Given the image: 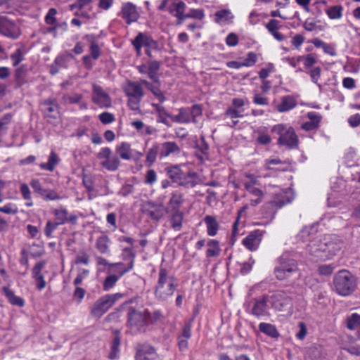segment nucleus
<instances>
[{"mask_svg":"<svg viewBox=\"0 0 360 360\" xmlns=\"http://www.w3.org/2000/svg\"><path fill=\"white\" fill-rule=\"evenodd\" d=\"M176 279L173 276H168L165 268H160L158 281L155 288V296L159 301H165L172 297L177 287Z\"/></svg>","mask_w":360,"mask_h":360,"instance_id":"1","label":"nucleus"},{"mask_svg":"<svg viewBox=\"0 0 360 360\" xmlns=\"http://www.w3.org/2000/svg\"><path fill=\"white\" fill-rule=\"evenodd\" d=\"M334 289L342 296L351 294L355 289L356 283L354 276L348 271H340L333 278Z\"/></svg>","mask_w":360,"mask_h":360,"instance_id":"2","label":"nucleus"},{"mask_svg":"<svg viewBox=\"0 0 360 360\" xmlns=\"http://www.w3.org/2000/svg\"><path fill=\"white\" fill-rule=\"evenodd\" d=\"M278 265L274 269V274L278 280L288 278L291 274L298 271V264L289 254L284 253L278 259Z\"/></svg>","mask_w":360,"mask_h":360,"instance_id":"3","label":"nucleus"},{"mask_svg":"<svg viewBox=\"0 0 360 360\" xmlns=\"http://www.w3.org/2000/svg\"><path fill=\"white\" fill-rule=\"evenodd\" d=\"M273 133L279 135L278 143L279 145L285 146L289 148H295L298 146L299 139L294 130L291 127L286 129L283 124H276L271 129Z\"/></svg>","mask_w":360,"mask_h":360,"instance_id":"4","label":"nucleus"},{"mask_svg":"<svg viewBox=\"0 0 360 360\" xmlns=\"http://www.w3.org/2000/svg\"><path fill=\"white\" fill-rule=\"evenodd\" d=\"M122 297V294H108L101 297L94 304L91 314L96 318H101L117 300Z\"/></svg>","mask_w":360,"mask_h":360,"instance_id":"5","label":"nucleus"},{"mask_svg":"<svg viewBox=\"0 0 360 360\" xmlns=\"http://www.w3.org/2000/svg\"><path fill=\"white\" fill-rule=\"evenodd\" d=\"M41 111L45 119L49 123L58 120L60 116V107L56 99L49 98L45 100L40 105Z\"/></svg>","mask_w":360,"mask_h":360,"instance_id":"6","label":"nucleus"},{"mask_svg":"<svg viewBox=\"0 0 360 360\" xmlns=\"http://www.w3.org/2000/svg\"><path fill=\"white\" fill-rule=\"evenodd\" d=\"M328 239H330V236H326L319 240L311 241L307 245L309 254L316 259L328 258Z\"/></svg>","mask_w":360,"mask_h":360,"instance_id":"7","label":"nucleus"},{"mask_svg":"<svg viewBox=\"0 0 360 360\" xmlns=\"http://www.w3.org/2000/svg\"><path fill=\"white\" fill-rule=\"evenodd\" d=\"M186 9V4L181 1V3H179V5L176 7V10L177 11L176 25H181L183 22L188 18L202 20L205 17L204 11L202 9L191 8L186 13H185Z\"/></svg>","mask_w":360,"mask_h":360,"instance_id":"8","label":"nucleus"},{"mask_svg":"<svg viewBox=\"0 0 360 360\" xmlns=\"http://www.w3.org/2000/svg\"><path fill=\"white\" fill-rule=\"evenodd\" d=\"M137 56H141V49L143 46H148L153 49H159L158 43L151 37L143 32H139L136 37L131 40Z\"/></svg>","mask_w":360,"mask_h":360,"instance_id":"9","label":"nucleus"},{"mask_svg":"<svg viewBox=\"0 0 360 360\" xmlns=\"http://www.w3.org/2000/svg\"><path fill=\"white\" fill-rule=\"evenodd\" d=\"M0 32L12 39H17L20 35L19 27L4 15H0Z\"/></svg>","mask_w":360,"mask_h":360,"instance_id":"10","label":"nucleus"},{"mask_svg":"<svg viewBox=\"0 0 360 360\" xmlns=\"http://www.w3.org/2000/svg\"><path fill=\"white\" fill-rule=\"evenodd\" d=\"M265 233V231L254 230L243 240L242 243L248 250L255 251L258 249Z\"/></svg>","mask_w":360,"mask_h":360,"instance_id":"11","label":"nucleus"},{"mask_svg":"<svg viewBox=\"0 0 360 360\" xmlns=\"http://www.w3.org/2000/svg\"><path fill=\"white\" fill-rule=\"evenodd\" d=\"M118 15L127 25L136 22L140 16L136 6L131 2L124 3Z\"/></svg>","mask_w":360,"mask_h":360,"instance_id":"12","label":"nucleus"},{"mask_svg":"<svg viewBox=\"0 0 360 360\" xmlns=\"http://www.w3.org/2000/svg\"><path fill=\"white\" fill-rule=\"evenodd\" d=\"M92 101L101 108H110L111 106V98L105 92L103 88L98 84H93Z\"/></svg>","mask_w":360,"mask_h":360,"instance_id":"13","label":"nucleus"},{"mask_svg":"<svg viewBox=\"0 0 360 360\" xmlns=\"http://www.w3.org/2000/svg\"><path fill=\"white\" fill-rule=\"evenodd\" d=\"M143 212L152 220L158 221L164 216L165 207L162 203L147 201L143 205Z\"/></svg>","mask_w":360,"mask_h":360,"instance_id":"14","label":"nucleus"},{"mask_svg":"<svg viewBox=\"0 0 360 360\" xmlns=\"http://www.w3.org/2000/svg\"><path fill=\"white\" fill-rule=\"evenodd\" d=\"M146 309L139 311L134 307H130L128 312V323L133 327H143L147 324Z\"/></svg>","mask_w":360,"mask_h":360,"instance_id":"15","label":"nucleus"},{"mask_svg":"<svg viewBox=\"0 0 360 360\" xmlns=\"http://www.w3.org/2000/svg\"><path fill=\"white\" fill-rule=\"evenodd\" d=\"M272 300V307L277 311H285L292 307L291 298L282 292L274 294Z\"/></svg>","mask_w":360,"mask_h":360,"instance_id":"16","label":"nucleus"},{"mask_svg":"<svg viewBox=\"0 0 360 360\" xmlns=\"http://www.w3.org/2000/svg\"><path fill=\"white\" fill-rule=\"evenodd\" d=\"M268 301L269 296L266 295H264L261 297L255 298L252 308V314L257 317L269 315V314L267 311Z\"/></svg>","mask_w":360,"mask_h":360,"instance_id":"17","label":"nucleus"},{"mask_svg":"<svg viewBox=\"0 0 360 360\" xmlns=\"http://www.w3.org/2000/svg\"><path fill=\"white\" fill-rule=\"evenodd\" d=\"M158 354L155 348L149 345H140L137 347L136 360H155Z\"/></svg>","mask_w":360,"mask_h":360,"instance_id":"18","label":"nucleus"},{"mask_svg":"<svg viewBox=\"0 0 360 360\" xmlns=\"http://www.w3.org/2000/svg\"><path fill=\"white\" fill-rule=\"evenodd\" d=\"M160 158H167L170 155H177L181 153V148L176 142L167 141L159 145Z\"/></svg>","mask_w":360,"mask_h":360,"instance_id":"19","label":"nucleus"},{"mask_svg":"<svg viewBox=\"0 0 360 360\" xmlns=\"http://www.w3.org/2000/svg\"><path fill=\"white\" fill-rule=\"evenodd\" d=\"M165 171L172 181L178 184L184 177L185 172H183L179 165L168 166L165 167Z\"/></svg>","mask_w":360,"mask_h":360,"instance_id":"20","label":"nucleus"},{"mask_svg":"<svg viewBox=\"0 0 360 360\" xmlns=\"http://www.w3.org/2000/svg\"><path fill=\"white\" fill-rule=\"evenodd\" d=\"M125 92L128 97L142 98L144 95L141 84L136 82H129Z\"/></svg>","mask_w":360,"mask_h":360,"instance_id":"21","label":"nucleus"},{"mask_svg":"<svg viewBox=\"0 0 360 360\" xmlns=\"http://www.w3.org/2000/svg\"><path fill=\"white\" fill-rule=\"evenodd\" d=\"M199 176L195 172H185L184 177L180 181L178 185L186 188H193L198 184Z\"/></svg>","mask_w":360,"mask_h":360,"instance_id":"22","label":"nucleus"},{"mask_svg":"<svg viewBox=\"0 0 360 360\" xmlns=\"http://www.w3.org/2000/svg\"><path fill=\"white\" fill-rule=\"evenodd\" d=\"M148 77L154 82V83H160V79L158 77V72L160 69V63L156 60H148Z\"/></svg>","mask_w":360,"mask_h":360,"instance_id":"23","label":"nucleus"},{"mask_svg":"<svg viewBox=\"0 0 360 360\" xmlns=\"http://www.w3.org/2000/svg\"><path fill=\"white\" fill-rule=\"evenodd\" d=\"M27 69L22 65L18 68L14 74V79L16 87H20L27 82Z\"/></svg>","mask_w":360,"mask_h":360,"instance_id":"24","label":"nucleus"},{"mask_svg":"<svg viewBox=\"0 0 360 360\" xmlns=\"http://www.w3.org/2000/svg\"><path fill=\"white\" fill-rule=\"evenodd\" d=\"M133 150L131 148V145L127 142H122L116 148V153L119 154L120 157L123 160H130L134 158Z\"/></svg>","mask_w":360,"mask_h":360,"instance_id":"25","label":"nucleus"},{"mask_svg":"<svg viewBox=\"0 0 360 360\" xmlns=\"http://www.w3.org/2000/svg\"><path fill=\"white\" fill-rule=\"evenodd\" d=\"M153 106L155 108V110L158 113V122L163 123L167 127H170L171 124L167 120V118L169 117L171 119L172 115L168 113L165 108L160 104L153 103Z\"/></svg>","mask_w":360,"mask_h":360,"instance_id":"26","label":"nucleus"},{"mask_svg":"<svg viewBox=\"0 0 360 360\" xmlns=\"http://www.w3.org/2000/svg\"><path fill=\"white\" fill-rule=\"evenodd\" d=\"M181 3L179 0H163L159 5L158 9L160 11L167 10L170 14L176 18L177 11L176 10V6Z\"/></svg>","mask_w":360,"mask_h":360,"instance_id":"27","label":"nucleus"},{"mask_svg":"<svg viewBox=\"0 0 360 360\" xmlns=\"http://www.w3.org/2000/svg\"><path fill=\"white\" fill-rule=\"evenodd\" d=\"M170 219L171 225L173 229L179 231L182 228L184 213L180 210H173Z\"/></svg>","mask_w":360,"mask_h":360,"instance_id":"28","label":"nucleus"},{"mask_svg":"<svg viewBox=\"0 0 360 360\" xmlns=\"http://www.w3.org/2000/svg\"><path fill=\"white\" fill-rule=\"evenodd\" d=\"M296 105V101L292 96H284L281 103L277 105V110L281 112H286L295 108Z\"/></svg>","mask_w":360,"mask_h":360,"instance_id":"29","label":"nucleus"},{"mask_svg":"<svg viewBox=\"0 0 360 360\" xmlns=\"http://www.w3.org/2000/svg\"><path fill=\"white\" fill-rule=\"evenodd\" d=\"M3 291L5 293L6 297L8 300L9 302L13 305H15L20 307H22L25 304L24 300L18 296H16L13 291H12L9 288L5 286L3 288Z\"/></svg>","mask_w":360,"mask_h":360,"instance_id":"30","label":"nucleus"},{"mask_svg":"<svg viewBox=\"0 0 360 360\" xmlns=\"http://www.w3.org/2000/svg\"><path fill=\"white\" fill-rule=\"evenodd\" d=\"M113 334L114 338L111 343V351L108 356L110 359H115L117 357L121 342L120 331L119 330H114Z\"/></svg>","mask_w":360,"mask_h":360,"instance_id":"31","label":"nucleus"},{"mask_svg":"<svg viewBox=\"0 0 360 360\" xmlns=\"http://www.w3.org/2000/svg\"><path fill=\"white\" fill-rule=\"evenodd\" d=\"M259 329L262 333L272 338L277 339L280 335L276 326L271 323H261L259 325Z\"/></svg>","mask_w":360,"mask_h":360,"instance_id":"32","label":"nucleus"},{"mask_svg":"<svg viewBox=\"0 0 360 360\" xmlns=\"http://www.w3.org/2000/svg\"><path fill=\"white\" fill-rule=\"evenodd\" d=\"M204 221L207 225V232L210 236H214L217 234L219 225L216 219L212 216H206Z\"/></svg>","mask_w":360,"mask_h":360,"instance_id":"33","label":"nucleus"},{"mask_svg":"<svg viewBox=\"0 0 360 360\" xmlns=\"http://www.w3.org/2000/svg\"><path fill=\"white\" fill-rule=\"evenodd\" d=\"M342 246V243L339 239L330 236V239H328V258L335 255L337 252L340 250Z\"/></svg>","mask_w":360,"mask_h":360,"instance_id":"34","label":"nucleus"},{"mask_svg":"<svg viewBox=\"0 0 360 360\" xmlns=\"http://www.w3.org/2000/svg\"><path fill=\"white\" fill-rule=\"evenodd\" d=\"M110 238L106 235L98 237L96 241V248L101 254H106L109 251Z\"/></svg>","mask_w":360,"mask_h":360,"instance_id":"35","label":"nucleus"},{"mask_svg":"<svg viewBox=\"0 0 360 360\" xmlns=\"http://www.w3.org/2000/svg\"><path fill=\"white\" fill-rule=\"evenodd\" d=\"M85 37L91 42L89 47L90 56L94 60H97L101 56V49L95 41V37L93 34H87Z\"/></svg>","mask_w":360,"mask_h":360,"instance_id":"36","label":"nucleus"},{"mask_svg":"<svg viewBox=\"0 0 360 360\" xmlns=\"http://www.w3.org/2000/svg\"><path fill=\"white\" fill-rule=\"evenodd\" d=\"M208 249L206 252L207 257H217L219 255L221 249L218 240H210L207 243Z\"/></svg>","mask_w":360,"mask_h":360,"instance_id":"37","label":"nucleus"},{"mask_svg":"<svg viewBox=\"0 0 360 360\" xmlns=\"http://www.w3.org/2000/svg\"><path fill=\"white\" fill-rule=\"evenodd\" d=\"M59 158L57 155V154L54 151H51L49 161L46 163H41L40 164L39 167L42 169H46L49 171H53L56 165L58 163Z\"/></svg>","mask_w":360,"mask_h":360,"instance_id":"38","label":"nucleus"},{"mask_svg":"<svg viewBox=\"0 0 360 360\" xmlns=\"http://www.w3.org/2000/svg\"><path fill=\"white\" fill-rule=\"evenodd\" d=\"M117 272L118 275L110 274L105 278L103 283V289L104 291H108L115 285L116 283L121 277L120 276V271H117Z\"/></svg>","mask_w":360,"mask_h":360,"instance_id":"39","label":"nucleus"},{"mask_svg":"<svg viewBox=\"0 0 360 360\" xmlns=\"http://www.w3.org/2000/svg\"><path fill=\"white\" fill-rule=\"evenodd\" d=\"M183 195L181 193H173L169 201V205L171 207V211L179 210L180 205L183 203Z\"/></svg>","mask_w":360,"mask_h":360,"instance_id":"40","label":"nucleus"},{"mask_svg":"<svg viewBox=\"0 0 360 360\" xmlns=\"http://www.w3.org/2000/svg\"><path fill=\"white\" fill-rule=\"evenodd\" d=\"M159 145L155 144L147 153L146 163L148 167L155 162L158 154L160 155Z\"/></svg>","mask_w":360,"mask_h":360,"instance_id":"41","label":"nucleus"},{"mask_svg":"<svg viewBox=\"0 0 360 360\" xmlns=\"http://www.w3.org/2000/svg\"><path fill=\"white\" fill-rule=\"evenodd\" d=\"M347 327L349 330L360 329V315L353 313L348 316L347 319Z\"/></svg>","mask_w":360,"mask_h":360,"instance_id":"42","label":"nucleus"},{"mask_svg":"<svg viewBox=\"0 0 360 360\" xmlns=\"http://www.w3.org/2000/svg\"><path fill=\"white\" fill-rule=\"evenodd\" d=\"M171 120L178 123H188L190 122V114L185 109H179V113L171 116Z\"/></svg>","mask_w":360,"mask_h":360,"instance_id":"43","label":"nucleus"},{"mask_svg":"<svg viewBox=\"0 0 360 360\" xmlns=\"http://www.w3.org/2000/svg\"><path fill=\"white\" fill-rule=\"evenodd\" d=\"M53 214L56 220L55 223L58 224V225L63 224L68 221V212L65 208L55 209Z\"/></svg>","mask_w":360,"mask_h":360,"instance_id":"44","label":"nucleus"},{"mask_svg":"<svg viewBox=\"0 0 360 360\" xmlns=\"http://www.w3.org/2000/svg\"><path fill=\"white\" fill-rule=\"evenodd\" d=\"M120 164V161L117 156L108 158L101 163L102 166L110 171H115L117 169Z\"/></svg>","mask_w":360,"mask_h":360,"instance_id":"45","label":"nucleus"},{"mask_svg":"<svg viewBox=\"0 0 360 360\" xmlns=\"http://www.w3.org/2000/svg\"><path fill=\"white\" fill-rule=\"evenodd\" d=\"M123 251L127 255V256L131 259L130 263L128 267L122 269L118 270L120 271V276H124L126 273L129 271L134 266V261L135 257V254L132 252V249L131 248H125Z\"/></svg>","mask_w":360,"mask_h":360,"instance_id":"46","label":"nucleus"},{"mask_svg":"<svg viewBox=\"0 0 360 360\" xmlns=\"http://www.w3.org/2000/svg\"><path fill=\"white\" fill-rule=\"evenodd\" d=\"M215 17V21L217 23L220 22L221 21H229L233 18L231 11L226 9H222L216 12Z\"/></svg>","mask_w":360,"mask_h":360,"instance_id":"47","label":"nucleus"},{"mask_svg":"<svg viewBox=\"0 0 360 360\" xmlns=\"http://www.w3.org/2000/svg\"><path fill=\"white\" fill-rule=\"evenodd\" d=\"M342 7L340 5H337L329 8L326 13L330 19H338L342 17Z\"/></svg>","mask_w":360,"mask_h":360,"instance_id":"48","label":"nucleus"},{"mask_svg":"<svg viewBox=\"0 0 360 360\" xmlns=\"http://www.w3.org/2000/svg\"><path fill=\"white\" fill-rule=\"evenodd\" d=\"M146 314L147 316V323H155L162 318V313L159 309L155 310L153 313L146 309Z\"/></svg>","mask_w":360,"mask_h":360,"instance_id":"49","label":"nucleus"},{"mask_svg":"<svg viewBox=\"0 0 360 360\" xmlns=\"http://www.w3.org/2000/svg\"><path fill=\"white\" fill-rule=\"evenodd\" d=\"M20 192L22 193V198L27 200L26 202V205L28 207H31L33 205V202L31 199V192L26 184H22L20 186Z\"/></svg>","mask_w":360,"mask_h":360,"instance_id":"50","label":"nucleus"},{"mask_svg":"<svg viewBox=\"0 0 360 360\" xmlns=\"http://www.w3.org/2000/svg\"><path fill=\"white\" fill-rule=\"evenodd\" d=\"M46 261L41 260L39 262L37 263L34 266L32 269V278L35 280L39 276H43L41 274V270L44 268L46 266Z\"/></svg>","mask_w":360,"mask_h":360,"instance_id":"51","label":"nucleus"},{"mask_svg":"<svg viewBox=\"0 0 360 360\" xmlns=\"http://www.w3.org/2000/svg\"><path fill=\"white\" fill-rule=\"evenodd\" d=\"M11 59L14 67L18 66L24 60L23 52L21 49H18L11 55Z\"/></svg>","mask_w":360,"mask_h":360,"instance_id":"52","label":"nucleus"},{"mask_svg":"<svg viewBox=\"0 0 360 360\" xmlns=\"http://www.w3.org/2000/svg\"><path fill=\"white\" fill-rule=\"evenodd\" d=\"M41 195L46 200H55L61 198L54 190L44 189Z\"/></svg>","mask_w":360,"mask_h":360,"instance_id":"53","label":"nucleus"},{"mask_svg":"<svg viewBox=\"0 0 360 360\" xmlns=\"http://www.w3.org/2000/svg\"><path fill=\"white\" fill-rule=\"evenodd\" d=\"M243 112V110H238V109H236L231 106H229L225 112V115L227 117H229L231 119H235V118H238V117H242Z\"/></svg>","mask_w":360,"mask_h":360,"instance_id":"54","label":"nucleus"},{"mask_svg":"<svg viewBox=\"0 0 360 360\" xmlns=\"http://www.w3.org/2000/svg\"><path fill=\"white\" fill-rule=\"evenodd\" d=\"M57 10L55 8H51L45 16V22L48 25H55L56 22V15Z\"/></svg>","mask_w":360,"mask_h":360,"instance_id":"55","label":"nucleus"},{"mask_svg":"<svg viewBox=\"0 0 360 360\" xmlns=\"http://www.w3.org/2000/svg\"><path fill=\"white\" fill-rule=\"evenodd\" d=\"M248 209V205H245L238 211L236 220L233 225V236H236L238 233L240 218L241 217L242 214L246 212Z\"/></svg>","mask_w":360,"mask_h":360,"instance_id":"56","label":"nucleus"},{"mask_svg":"<svg viewBox=\"0 0 360 360\" xmlns=\"http://www.w3.org/2000/svg\"><path fill=\"white\" fill-rule=\"evenodd\" d=\"M98 117L100 121L104 124L112 123L115 120L114 115L108 112H102L99 115Z\"/></svg>","mask_w":360,"mask_h":360,"instance_id":"57","label":"nucleus"},{"mask_svg":"<svg viewBox=\"0 0 360 360\" xmlns=\"http://www.w3.org/2000/svg\"><path fill=\"white\" fill-rule=\"evenodd\" d=\"M0 212L6 213V214H15L18 212V207L11 203L6 204L4 207H0Z\"/></svg>","mask_w":360,"mask_h":360,"instance_id":"58","label":"nucleus"},{"mask_svg":"<svg viewBox=\"0 0 360 360\" xmlns=\"http://www.w3.org/2000/svg\"><path fill=\"white\" fill-rule=\"evenodd\" d=\"M82 183L89 192H91L94 191V182L90 176L83 174Z\"/></svg>","mask_w":360,"mask_h":360,"instance_id":"59","label":"nucleus"},{"mask_svg":"<svg viewBox=\"0 0 360 360\" xmlns=\"http://www.w3.org/2000/svg\"><path fill=\"white\" fill-rule=\"evenodd\" d=\"M245 188L248 192L255 196L261 197L263 194L262 191L259 188L255 187L250 183H245Z\"/></svg>","mask_w":360,"mask_h":360,"instance_id":"60","label":"nucleus"},{"mask_svg":"<svg viewBox=\"0 0 360 360\" xmlns=\"http://www.w3.org/2000/svg\"><path fill=\"white\" fill-rule=\"evenodd\" d=\"M191 336V323L188 322L185 323L182 328L181 335L178 337V339L181 338H185L186 339H189Z\"/></svg>","mask_w":360,"mask_h":360,"instance_id":"61","label":"nucleus"},{"mask_svg":"<svg viewBox=\"0 0 360 360\" xmlns=\"http://www.w3.org/2000/svg\"><path fill=\"white\" fill-rule=\"evenodd\" d=\"M279 22L277 20H270L269 22L266 25V28L268 31L273 35V33H276L278 29Z\"/></svg>","mask_w":360,"mask_h":360,"instance_id":"62","label":"nucleus"},{"mask_svg":"<svg viewBox=\"0 0 360 360\" xmlns=\"http://www.w3.org/2000/svg\"><path fill=\"white\" fill-rule=\"evenodd\" d=\"M58 226V224L48 221L44 229L46 236L48 238L51 237L53 231L57 229Z\"/></svg>","mask_w":360,"mask_h":360,"instance_id":"63","label":"nucleus"},{"mask_svg":"<svg viewBox=\"0 0 360 360\" xmlns=\"http://www.w3.org/2000/svg\"><path fill=\"white\" fill-rule=\"evenodd\" d=\"M156 179H157V175H156V172H155V170L149 169L147 172L146 175L145 183L152 185L156 181Z\"/></svg>","mask_w":360,"mask_h":360,"instance_id":"64","label":"nucleus"}]
</instances>
